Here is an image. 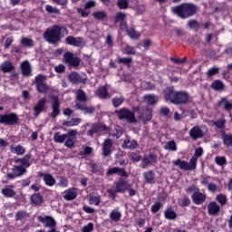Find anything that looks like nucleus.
Segmentation results:
<instances>
[{
    "label": "nucleus",
    "mask_w": 232,
    "mask_h": 232,
    "mask_svg": "<svg viewBox=\"0 0 232 232\" xmlns=\"http://www.w3.org/2000/svg\"><path fill=\"white\" fill-rule=\"evenodd\" d=\"M126 19V14L124 13H117L114 16L115 23H120V28L121 30H126V22L124 21Z\"/></svg>",
    "instance_id": "18"
},
{
    "label": "nucleus",
    "mask_w": 232,
    "mask_h": 232,
    "mask_svg": "<svg viewBox=\"0 0 232 232\" xmlns=\"http://www.w3.org/2000/svg\"><path fill=\"white\" fill-rule=\"evenodd\" d=\"M35 86L39 93H48L50 91V86L46 84V76L43 74H39L35 77Z\"/></svg>",
    "instance_id": "6"
},
{
    "label": "nucleus",
    "mask_w": 232,
    "mask_h": 232,
    "mask_svg": "<svg viewBox=\"0 0 232 232\" xmlns=\"http://www.w3.org/2000/svg\"><path fill=\"white\" fill-rule=\"evenodd\" d=\"M153 115L151 114V110L147 109L143 112H140L139 115V119L142 121V122H148L151 121Z\"/></svg>",
    "instance_id": "28"
},
{
    "label": "nucleus",
    "mask_w": 232,
    "mask_h": 232,
    "mask_svg": "<svg viewBox=\"0 0 232 232\" xmlns=\"http://www.w3.org/2000/svg\"><path fill=\"white\" fill-rule=\"evenodd\" d=\"M45 106L46 98L39 100L36 105L33 108V111H34V117H39L40 113H43V111H44Z\"/></svg>",
    "instance_id": "14"
},
{
    "label": "nucleus",
    "mask_w": 232,
    "mask_h": 232,
    "mask_svg": "<svg viewBox=\"0 0 232 232\" xmlns=\"http://www.w3.org/2000/svg\"><path fill=\"white\" fill-rule=\"evenodd\" d=\"M66 44H70L71 46H84L85 43L84 40L81 37H73L68 36L65 39Z\"/></svg>",
    "instance_id": "15"
},
{
    "label": "nucleus",
    "mask_w": 232,
    "mask_h": 232,
    "mask_svg": "<svg viewBox=\"0 0 232 232\" xmlns=\"http://www.w3.org/2000/svg\"><path fill=\"white\" fill-rule=\"evenodd\" d=\"M124 52L127 53V55H135V47L126 45Z\"/></svg>",
    "instance_id": "59"
},
{
    "label": "nucleus",
    "mask_w": 232,
    "mask_h": 232,
    "mask_svg": "<svg viewBox=\"0 0 232 232\" xmlns=\"http://www.w3.org/2000/svg\"><path fill=\"white\" fill-rule=\"evenodd\" d=\"M1 193L6 198H12V197H15V190H14L13 186H5L1 189Z\"/></svg>",
    "instance_id": "22"
},
{
    "label": "nucleus",
    "mask_w": 232,
    "mask_h": 232,
    "mask_svg": "<svg viewBox=\"0 0 232 232\" xmlns=\"http://www.w3.org/2000/svg\"><path fill=\"white\" fill-rule=\"evenodd\" d=\"M218 104L219 106H222V108H224V110H226L227 111L232 110V103L231 102L227 101V98H222Z\"/></svg>",
    "instance_id": "33"
},
{
    "label": "nucleus",
    "mask_w": 232,
    "mask_h": 232,
    "mask_svg": "<svg viewBox=\"0 0 232 232\" xmlns=\"http://www.w3.org/2000/svg\"><path fill=\"white\" fill-rule=\"evenodd\" d=\"M32 160V155L31 154H26L24 156V158L21 159V164L20 166H23V168H30V165L32 164L30 162Z\"/></svg>",
    "instance_id": "37"
},
{
    "label": "nucleus",
    "mask_w": 232,
    "mask_h": 232,
    "mask_svg": "<svg viewBox=\"0 0 232 232\" xmlns=\"http://www.w3.org/2000/svg\"><path fill=\"white\" fill-rule=\"evenodd\" d=\"M1 70L4 72V73H8L14 70V65L12 64V62H4L1 65Z\"/></svg>",
    "instance_id": "36"
},
{
    "label": "nucleus",
    "mask_w": 232,
    "mask_h": 232,
    "mask_svg": "<svg viewBox=\"0 0 232 232\" xmlns=\"http://www.w3.org/2000/svg\"><path fill=\"white\" fill-rule=\"evenodd\" d=\"M81 77L79 76V73L77 72H72L69 75V81H71L72 82H79Z\"/></svg>",
    "instance_id": "55"
},
{
    "label": "nucleus",
    "mask_w": 232,
    "mask_h": 232,
    "mask_svg": "<svg viewBox=\"0 0 232 232\" xmlns=\"http://www.w3.org/2000/svg\"><path fill=\"white\" fill-rule=\"evenodd\" d=\"M129 1L128 0H118L117 6L120 7L121 10H126L128 8Z\"/></svg>",
    "instance_id": "49"
},
{
    "label": "nucleus",
    "mask_w": 232,
    "mask_h": 232,
    "mask_svg": "<svg viewBox=\"0 0 232 232\" xmlns=\"http://www.w3.org/2000/svg\"><path fill=\"white\" fill-rule=\"evenodd\" d=\"M85 126L91 128L87 131V135H89V137H93V135H95V133H101L102 131H109L108 127L106 125H102V124L87 123Z\"/></svg>",
    "instance_id": "8"
},
{
    "label": "nucleus",
    "mask_w": 232,
    "mask_h": 232,
    "mask_svg": "<svg viewBox=\"0 0 232 232\" xmlns=\"http://www.w3.org/2000/svg\"><path fill=\"white\" fill-rule=\"evenodd\" d=\"M17 115L15 114H5L0 116V122L2 124H8L9 126H13V124H17Z\"/></svg>",
    "instance_id": "12"
},
{
    "label": "nucleus",
    "mask_w": 232,
    "mask_h": 232,
    "mask_svg": "<svg viewBox=\"0 0 232 232\" xmlns=\"http://www.w3.org/2000/svg\"><path fill=\"white\" fill-rule=\"evenodd\" d=\"M164 147L165 150H169L170 151H177V143H175V141L173 140L166 142Z\"/></svg>",
    "instance_id": "45"
},
{
    "label": "nucleus",
    "mask_w": 232,
    "mask_h": 232,
    "mask_svg": "<svg viewBox=\"0 0 232 232\" xmlns=\"http://www.w3.org/2000/svg\"><path fill=\"white\" fill-rule=\"evenodd\" d=\"M203 153H204V150L201 147L196 149L195 153H194L193 157L190 159V160H192V162H194L195 165L197 166L198 157H202Z\"/></svg>",
    "instance_id": "35"
},
{
    "label": "nucleus",
    "mask_w": 232,
    "mask_h": 232,
    "mask_svg": "<svg viewBox=\"0 0 232 232\" xmlns=\"http://www.w3.org/2000/svg\"><path fill=\"white\" fill-rule=\"evenodd\" d=\"M211 88H212V90H216V91L223 90L224 89V83H222V82H220V81H215L211 84Z\"/></svg>",
    "instance_id": "48"
},
{
    "label": "nucleus",
    "mask_w": 232,
    "mask_h": 232,
    "mask_svg": "<svg viewBox=\"0 0 232 232\" xmlns=\"http://www.w3.org/2000/svg\"><path fill=\"white\" fill-rule=\"evenodd\" d=\"M63 198L64 200H75L77 198V188H69L63 193Z\"/></svg>",
    "instance_id": "16"
},
{
    "label": "nucleus",
    "mask_w": 232,
    "mask_h": 232,
    "mask_svg": "<svg viewBox=\"0 0 232 232\" xmlns=\"http://www.w3.org/2000/svg\"><path fill=\"white\" fill-rule=\"evenodd\" d=\"M207 73L208 77H211L212 75H217V73H218V68L217 67L210 68L208 69Z\"/></svg>",
    "instance_id": "64"
},
{
    "label": "nucleus",
    "mask_w": 232,
    "mask_h": 232,
    "mask_svg": "<svg viewBox=\"0 0 232 232\" xmlns=\"http://www.w3.org/2000/svg\"><path fill=\"white\" fill-rule=\"evenodd\" d=\"M21 70H22L23 75H24L25 77H28V75L32 73V66L30 65V62L24 61L21 63Z\"/></svg>",
    "instance_id": "25"
},
{
    "label": "nucleus",
    "mask_w": 232,
    "mask_h": 232,
    "mask_svg": "<svg viewBox=\"0 0 232 232\" xmlns=\"http://www.w3.org/2000/svg\"><path fill=\"white\" fill-rule=\"evenodd\" d=\"M76 136H77V130H69L68 133H66L64 146H66V148H73V146H75Z\"/></svg>",
    "instance_id": "13"
},
{
    "label": "nucleus",
    "mask_w": 232,
    "mask_h": 232,
    "mask_svg": "<svg viewBox=\"0 0 232 232\" xmlns=\"http://www.w3.org/2000/svg\"><path fill=\"white\" fill-rule=\"evenodd\" d=\"M64 63L68 64V66H78L81 63V60L74 56L72 53H65L63 55Z\"/></svg>",
    "instance_id": "11"
},
{
    "label": "nucleus",
    "mask_w": 232,
    "mask_h": 232,
    "mask_svg": "<svg viewBox=\"0 0 232 232\" xmlns=\"http://www.w3.org/2000/svg\"><path fill=\"white\" fill-rule=\"evenodd\" d=\"M76 110H81L84 113H93L95 109L93 107H87L84 102H86V93L82 90H79L76 92Z\"/></svg>",
    "instance_id": "4"
},
{
    "label": "nucleus",
    "mask_w": 232,
    "mask_h": 232,
    "mask_svg": "<svg viewBox=\"0 0 232 232\" xmlns=\"http://www.w3.org/2000/svg\"><path fill=\"white\" fill-rule=\"evenodd\" d=\"M10 150L14 155H24L26 153V150L21 145L12 146Z\"/></svg>",
    "instance_id": "31"
},
{
    "label": "nucleus",
    "mask_w": 232,
    "mask_h": 232,
    "mask_svg": "<svg viewBox=\"0 0 232 232\" xmlns=\"http://www.w3.org/2000/svg\"><path fill=\"white\" fill-rule=\"evenodd\" d=\"M98 95L101 99H108L110 94L108 93V90L106 87L102 86L98 89Z\"/></svg>",
    "instance_id": "41"
},
{
    "label": "nucleus",
    "mask_w": 232,
    "mask_h": 232,
    "mask_svg": "<svg viewBox=\"0 0 232 232\" xmlns=\"http://www.w3.org/2000/svg\"><path fill=\"white\" fill-rule=\"evenodd\" d=\"M164 215L167 220H175L177 218V213L171 208L165 210Z\"/></svg>",
    "instance_id": "39"
},
{
    "label": "nucleus",
    "mask_w": 232,
    "mask_h": 232,
    "mask_svg": "<svg viewBox=\"0 0 232 232\" xmlns=\"http://www.w3.org/2000/svg\"><path fill=\"white\" fill-rule=\"evenodd\" d=\"M92 15L95 19L102 20V19H106L108 14H106V12L104 11H96L93 13Z\"/></svg>",
    "instance_id": "46"
},
{
    "label": "nucleus",
    "mask_w": 232,
    "mask_h": 232,
    "mask_svg": "<svg viewBox=\"0 0 232 232\" xmlns=\"http://www.w3.org/2000/svg\"><path fill=\"white\" fill-rule=\"evenodd\" d=\"M122 218V214L121 211L117 209H113L110 214H109V218L111 222H119L121 218Z\"/></svg>",
    "instance_id": "29"
},
{
    "label": "nucleus",
    "mask_w": 232,
    "mask_h": 232,
    "mask_svg": "<svg viewBox=\"0 0 232 232\" xmlns=\"http://www.w3.org/2000/svg\"><path fill=\"white\" fill-rule=\"evenodd\" d=\"M41 177L44 183L49 186V188H52L53 186H55V178L52 176V174L44 173L41 174Z\"/></svg>",
    "instance_id": "24"
},
{
    "label": "nucleus",
    "mask_w": 232,
    "mask_h": 232,
    "mask_svg": "<svg viewBox=\"0 0 232 232\" xmlns=\"http://www.w3.org/2000/svg\"><path fill=\"white\" fill-rule=\"evenodd\" d=\"M108 175H112L113 173H116L117 175H120V177H126V171H124L123 169H120V168H112L110 169L107 171Z\"/></svg>",
    "instance_id": "38"
},
{
    "label": "nucleus",
    "mask_w": 232,
    "mask_h": 232,
    "mask_svg": "<svg viewBox=\"0 0 232 232\" xmlns=\"http://www.w3.org/2000/svg\"><path fill=\"white\" fill-rule=\"evenodd\" d=\"M208 215H217L220 211V206L217 202L212 201L208 205Z\"/></svg>",
    "instance_id": "27"
},
{
    "label": "nucleus",
    "mask_w": 232,
    "mask_h": 232,
    "mask_svg": "<svg viewBox=\"0 0 232 232\" xmlns=\"http://www.w3.org/2000/svg\"><path fill=\"white\" fill-rule=\"evenodd\" d=\"M45 10L48 14H59V9L50 5H45Z\"/></svg>",
    "instance_id": "56"
},
{
    "label": "nucleus",
    "mask_w": 232,
    "mask_h": 232,
    "mask_svg": "<svg viewBox=\"0 0 232 232\" xmlns=\"http://www.w3.org/2000/svg\"><path fill=\"white\" fill-rule=\"evenodd\" d=\"M68 179L61 178L58 186H60V188H68Z\"/></svg>",
    "instance_id": "61"
},
{
    "label": "nucleus",
    "mask_w": 232,
    "mask_h": 232,
    "mask_svg": "<svg viewBox=\"0 0 232 232\" xmlns=\"http://www.w3.org/2000/svg\"><path fill=\"white\" fill-rule=\"evenodd\" d=\"M89 204L94 205V206H100L101 205V196H95L91 194L89 196Z\"/></svg>",
    "instance_id": "40"
},
{
    "label": "nucleus",
    "mask_w": 232,
    "mask_h": 232,
    "mask_svg": "<svg viewBox=\"0 0 232 232\" xmlns=\"http://www.w3.org/2000/svg\"><path fill=\"white\" fill-rule=\"evenodd\" d=\"M16 220H26L28 218V214L24 211L17 212L15 216Z\"/></svg>",
    "instance_id": "53"
},
{
    "label": "nucleus",
    "mask_w": 232,
    "mask_h": 232,
    "mask_svg": "<svg viewBox=\"0 0 232 232\" xmlns=\"http://www.w3.org/2000/svg\"><path fill=\"white\" fill-rule=\"evenodd\" d=\"M189 135L191 139L197 140V139H202V136L204 135V130H202L200 127L195 126L189 130Z\"/></svg>",
    "instance_id": "19"
},
{
    "label": "nucleus",
    "mask_w": 232,
    "mask_h": 232,
    "mask_svg": "<svg viewBox=\"0 0 232 232\" xmlns=\"http://www.w3.org/2000/svg\"><path fill=\"white\" fill-rule=\"evenodd\" d=\"M39 222H42L45 227H55L57 224L55 223V219L50 216H46L44 218L38 217Z\"/></svg>",
    "instance_id": "17"
},
{
    "label": "nucleus",
    "mask_w": 232,
    "mask_h": 232,
    "mask_svg": "<svg viewBox=\"0 0 232 232\" xmlns=\"http://www.w3.org/2000/svg\"><path fill=\"white\" fill-rule=\"evenodd\" d=\"M82 120L79 118H73L72 121H63V126H78V124H81Z\"/></svg>",
    "instance_id": "42"
},
{
    "label": "nucleus",
    "mask_w": 232,
    "mask_h": 232,
    "mask_svg": "<svg viewBox=\"0 0 232 232\" xmlns=\"http://www.w3.org/2000/svg\"><path fill=\"white\" fill-rule=\"evenodd\" d=\"M215 162L218 166H226V157L224 156H218L215 158Z\"/></svg>",
    "instance_id": "50"
},
{
    "label": "nucleus",
    "mask_w": 232,
    "mask_h": 232,
    "mask_svg": "<svg viewBox=\"0 0 232 232\" xmlns=\"http://www.w3.org/2000/svg\"><path fill=\"white\" fill-rule=\"evenodd\" d=\"M68 34V31L64 27L59 25H53L51 28L46 29L44 34V39L49 43V44H57L61 38Z\"/></svg>",
    "instance_id": "1"
},
{
    "label": "nucleus",
    "mask_w": 232,
    "mask_h": 232,
    "mask_svg": "<svg viewBox=\"0 0 232 232\" xmlns=\"http://www.w3.org/2000/svg\"><path fill=\"white\" fill-rule=\"evenodd\" d=\"M129 188V183L121 179L115 184V193H124Z\"/></svg>",
    "instance_id": "20"
},
{
    "label": "nucleus",
    "mask_w": 232,
    "mask_h": 232,
    "mask_svg": "<svg viewBox=\"0 0 232 232\" xmlns=\"http://www.w3.org/2000/svg\"><path fill=\"white\" fill-rule=\"evenodd\" d=\"M125 32H127L128 35L130 37V39H139L140 37V34L139 33L135 32L134 29H128V26L126 25V29H124Z\"/></svg>",
    "instance_id": "43"
},
{
    "label": "nucleus",
    "mask_w": 232,
    "mask_h": 232,
    "mask_svg": "<svg viewBox=\"0 0 232 232\" xmlns=\"http://www.w3.org/2000/svg\"><path fill=\"white\" fill-rule=\"evenodd\" d=\"M161 207H162V204H160V202H156L151 206L150 211L152 213H158V211L160 209Z\"/></svg>",
    "instance_id": "58"
},
{
    "label": "nucleus",
    "mask_w": 232,
    "mask_h": 232,
    "mask_svg": "<svg viewBox=\"0 0 232 232\" xmlns=\"http://www.w3.org/2000/svg\"><path fill=\"white\" fill-rule=\"evenodd\" d=\"M21 44H23L24 46L32 47L34 46V40L30 38H22Z\"/></svg>",
    "instance_id": "54"
},
{
    "label": "nucleus",
    "mask_w": 232,
    "mask_h": 232,
    "mask_svg": "<svg viewBox=\"0 0 232 232\" xmlns=\"http://www.w3.org/2000/svg\"><path fill=\"white\" fill-rule=\"evenodd\" d=\"M187 193H192L191 199L197 206L206 202V193L200 192V189L195 186H190L187 188Z\"/></svg>",
    "instance_id": "5"
},
{
    "label": "nucleus",
    "mask_w": 232,
    "mask_h": 232,
    "mask_svg": "<svg viewBox=\"0 0 232 232\" xmlns=\"http://www.w3.org/2000/svg\"><path fill=\"white\" fill-rule=\"evenodd\" d=\"M118 117L121 121L125 120L127 122H137V119L135 118V114L131 112L128 109H121L118 111Z\"/></svg>",
    "instance_id": "7"
},
{
    "label": "nucleus",
    "mask_w": 232,
    "mask_h": 232,
    "mask_svg": "<svg viewBox=\"0 0 232 232\" xmlns=\"http://www.w3.org/2000/svg\"><path fill=\"white\" fill-rule=\"evenodd\" d=\"M143 177L145 179V182L148 184H153V182H155V174L151 170L145 172Z\"/></svg>",
    "instance_id": "34"
},
{
    "label": "nucleus",
    "mask_w": 232,
    "mask_h": 232,
    "mask_svg": "<svg viewBox=\"0 0 232 232\" xmlns=\"http://www.w3.org/2000/svg\"><path fill=\"white\" fill-rule=\"evenodd\" d=\"M77 12H78V14H80L81 15H82V17H88V15H90V11H89V9H87V8H78L77 9Z\"/></svg>",
    "instance_id": "57"
},
{
    "label": "nucleus",
    "mask_w": 232,
    "mask_h": 232,
    "mask_svg": "<svg viewBox=\"0 0 232 232\" xmlns=\"http://www.w3.org/2000/svg\"><path fill=\"white\" fill-rule=\"evenodd\" d=\"M93 230V224L92 223H88L84 227H82V232H91Z\"/></svg>",
    "instance_id": "63"
},
{
    "label": "nucleus",
    "mask_w": 232,
    "mask_h": 232,
    "mask_svg": "<svg viewBox=\"0 0 232 232\" xmlns=\"http://www.w3.org/2000/svg\"><path fill=\"white\" fill-rule=\"evenodd\" d=\"M114 130L116 132H111V130H106V131H109L110 135H112V137H116V139H121V136L122 135V128L119 126H115Z\"/></svg>",
    "instance_id": "44"
},
{
    "label": "nucleus",
    "mask_w": 232,
    "mask_h": 232,
    "mask_svg": "<svg viewBox=\"0 0 232 232\" xmlns=\"http://www.w3.org/2000/svg\"><path fill=\"white\" fill-rule=\"evenodd\" d=\"M154 162H157V155L150 154L149 156H146L142 160V168H146L147 166H150V164H154Z\"/></svg>",
    "instance_id": "26"
},
{
    "label": "nucleus",
    "mask_w": 232,
    "mask_h": 232,
    "mask_svg": "<svg viewBox=\"0 0 232 232\" xmlns=\"http://www.w3.org/2000/svg\"><path fill=\"white\" fill-rule=\"evenodd\" d=\"M26 173V169L21 165L14 166L12 169V172H8L6 174V178L10 180H14V179H17V177H22Z\"/></svg>",
    "instance_id": "9"
},
{
    "label": "nucleus",
    "mask_w": 232,
    "mask_h": 232,
    "mask_svg": "<svg viewBox=\"0 0 232 232\" xmlns=\"http://www.w3.org/2000/svg\"><path fill=\"white\" fill-rule=\"evenodd\" d=\"M52 108H53V112L51 116L53 117V119H55V117H57V115H59V113L61 112V110L59 109L61 108V104L59 103V99L55 97L53 98Z\"/></svg>",
    "instance_id": "21"
},
{
    "label": "nucleus",
    "mask_w": 232,
    "mask_h": 232,
    "mask_svg": "<svg viewBox=\"0 0 232 232\" xmlns=\"http://www.w3.org/2000/svg\"><path fill=\"white\" fill-rule=\"evenodd\" d=\"M223 142L227 148L232 146V135L225 134L223 135Z\"/></svg>",
    "instance_id": "47"
},
{
    "label": "nucleus",
    "mask_w": 232,
    "mask_h": 232,
    "mask_svg": "<svg viewBox=\"0 0 232 232\" xmlns=\"http://www.w3.org/2000/svg\"><path fill=\"white\" fill-rule=\"evenodd\" d=\"M53 140L58 144H63L66 140V134H62L61 132L56 131L53 135Z\"/></svg>",
    "instance_id": "32"
},
{
    "label": "nucleus",
    "mask_w": 232,
    "mask_h": 232,
    "mask_svg": "<svg viewBox=\"0 0 232 232\" xmlns=\"http://www.w3.org/2000/svg\"><path fill=\"white\" fill-rule=\"evenodd\" d=\"M172 12L181 19H188L197 12V7L190 4H182L171 8Z\"/></svg>",
    "instance_id": "3"
},
{
    "label": "nucleus",
    "mask_w": 232,
    "mask_h": 232,
    "mask_svg": "<svg viewBox=\"0 0 232 232\" xmlns=\"http://www.w3.org/2000/svg\"><path fill=\"white\" fill-rule=\"evenodd\" d=\"M217 200L218 202H219V204H221V206H224L226 204V202H227V198H226V196L220 194L217 197Z\"/></svg>",
    "instance_id": "62"
},
{
    "label": "nucleus",
    "mask_w": 232,
    "mask_h": 232,
    "mask_svg": "<svg viewBox=\"0 0 232 232\" xmlns=\"http://www.w3.org/2000/svg\"><path fill=\"white\" fill-rule=\"evenodd\" d=\"M143 101L147 104L152 105L159 102V97L154 94H147L143 97Z\"/></svg>",
    "instance_id": "30"
},
{
    "label": "nucleus",
    "mask_w": 232,
    "mask_h": 232,
    "mask_svg": "<svg viewBox=\"0 0 232 232\" xmlns=\"http://www.w3.org/2000/svg\"><path fill=\"white\" fill-rule=\"evenodd\" d=\"M102 155L103 157H109L111 155V140H105L102 144Z\"/></svg>",
    "instance_id": "23"
},
{
    "label": "nucleus",
    "mask_w": 232,
    "mask_h": 232,
    "mask_svg": "<svg viewBox=\"0 0 232 232\" xmlns=\"http://www.w3.org/2000/svg\"><path fill=\"white\" fill-rule=\"evenodd\" d=\"M126 148H129V150H135L137 148V141L131 140V141H125Z\"/></svg>",
    "instance_id": "60"
},
{
    "label": "nucleus",
    "mask_w": 232,
    "mask_h": 232,
    "mask_svg": "<svg viewBox=\"0 0 232 232\" xmlns=\"http://www.w3.org/2000/svg\"><path fill=\"white\" fill-rule=\"evenodd\" d=\"M33 204H41L43 202V198L39 194H34L31 197Z\"/></svg>",
    "instance_id": "51"
},
{
    "label": "nucleus",
    "mask_w": 232,
    "mask_h": 232,
    "mask_svg": "<svg viewBox=\"0 0 232 232\" xmlns=\"http://www.w3.org/2000/svg\"><path fill=\"white\" fill-rule=\"evenodd\" d=\"M173 164L174 166H179V169H183V171H189L197 168V165L193 162L192 160H190L189 162L182 160H176L175 161H173Z\"/></svg>",
    "instance_id": "10"
},
{
    "label": "nucleus",
    "mask_w": 232,
    "mask_h": 232,
    "mask_svg": "<svg viewBox=\"0 0 232 232\" xmlns=\"http://www.w3.org/2000/svg\"><path fill=\"white\" fill-rule=\"evenodd\" d=\"M124 102V98L123 97H119V98H113L112 99V104L114 108H119L121 104Z\"/></svg>",
    "instance_id": "52"
},
{
    "label": "nucleus",
    "mask_w": 232,
    "mask_h": 232,
    "mask_svg": "<svg viewBox=\"0 0 232 232\" xmlns=\"http://www.w3.org/2000/svg\"><path fill=\"white\" fill-rule=\"evenodd\" d=\"M165 100L172 104H188L189 94L186 92H174L169 88L165 91Z\"/></svg>",
    "instance_id": "2"
}]
</instances>
